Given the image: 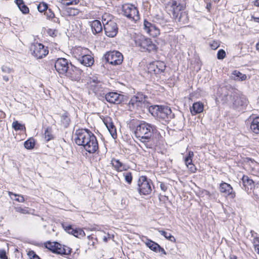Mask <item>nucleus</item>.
Masks as SVG:
<instances>
[{
  "label": "nucleus",
  "instance_id": "nucleus-39",
  "mask_svg": "<svg viewBox=\"0 0 259 259\" xmlns=\"http://www.w3.org/2000/svg\"><path fill=\"white\" fill-rule=\"evenodd\" d=\"M45 15L46 16L47 18L49 20H51L54 22H57L58 20L57 18L55 17V14L50 9H48L47 11L45 13Z\"/></svg>",
  "mask_w": 259,
  "mask_h": 259
},
{
  "label": "nucleus",
  "instance_id": "nucleus-28",
  "mask_svg": "<svg viewBox=\"0 0 259 259\" xmlns=\"http://www.w3.org/2000/svg\"><path fill=\"white\" fill-rule=\"evenodd\" d=\"M243 185L245 190L252 189L254 187V182L247 176H243L242 178Z\"/></svg>",
  "mask_w": 259,
  "mask_h": 259
},
{
  "label": "nucleus",
  "instance_id": "nucleus-4",
  "mask_svg": "<svg viewBox=\"0 0 259 259\" xmlns=\"http://www.w3.org/2000/svg\"><path fill=\"white\" fill-rule=\"evenodd\" d=\"M149 111L154 117H156L160 120L167 123L174 117L170 107L164 105L151 106L149 108Z\"/></svg>",
  "mask_w": 259,
  "mask_h": 259
},
{
  "label": "nucleus",
  "instance_id": "nucleus-47",
  "mask_svg": "<svg viewBox=\"0 0 259 259\" xmlns=\"http://www.w3.org/2000/svg\"><path fill=\"white\" fill-rule=\"evenodd\" d=\"M123 175L124 177L125 181L127 183V184H131L133 180L132 173L130 172H125L123 174Z\"/></svg>",
  "mask_w": 259,
  "mask_h": 259
},
{
  "label": "nucleus",
  "instance_id": "nucleus-51",
  "mask_svg": "<svg viewBox=\"0 0 259 259\" xmlns=\"http://www.w3.org/2000/svg\"><path fill=\"white\" fill-rule=\"evenodd\" d=\"M210 46L212 50H215L220 46V44L218 41L214 40L210 44Z\"/></svg>",
  "mask_w": 259,
  "mask_h": 259
},
{
  "label": "nucleus",
  "instance_id": "nucleus-49",
  "mask_svg": "<svg viewBox=\"0 0 259 259\" xmlns=\"http://www.w3.org/2000/svg\"><path fill=\"white\" fill-rule=\"evenodd\" d=\"M15 209L17 212L21 213L22 214H27L29 213L28 210L25 208H22L20 206H17L15 207Z\"/></svg>",
  "mask_w": 259,
  "mask_h": 259
},
{
  "label": "nucleus",
  "instance_id": "nucleus-26",
  "mask_svg": "<svg viewBox=\"0 0 259 259\" xmlns=\"http://www.w3.org/2000/svg\"><path fill=\"white\" fill-rule=\"evenodd\" d=\"M203 104L200 102L193 103L192 107L190 108V111L192 115H196L201 113L203 111Z\"/></svg>",
  "mask_w": 259,
  "mask_h": 259
},
{
  "label": "nucleus",
  "instance_id": "nucleus-53",
  "mask_svg": "<svg viewBox=\"0 0 259 259\" xmlns=\"http://www.w3.org/2000/svg\"><path fill=\"white\" fill-rule=\"evenodd\" d=\"M160 188L161 190L162 191H163V192L166 191L167 190L166 185L164 183H162V182H161L160 183Z\"/></svg>",
  "mask_w": 259,
  "mask_h": 259
},
{
  "label": "nucleus",
  "instance_id": "nucleus-21",
  "mask_svg": "<svg viewBox=\"0 0 259 259\" xmlns=\"http://www.w3.org/2000/svg\"><path fill=\"white\" fill-rule=\"evenodd\" d=\"M103 122L106 125L112 137L114 139H116L117 137L116 129L111 118L109 117H106L104 118Z\"/></svg>",
  "mask_w": 259,
  "mask_h": 259
},
{
  "label": "nucleus",
  "instance_id": "nucleus-2",
  "mask_svg": "<svg viewBox=\"0 0 259 259\" xmlns=\"http://www.w3.org/2000/svg\"><path fill=\"white\" fill-rule=\"evenodd\" d=\"M75 143L83 147L89 153H94L98 149V143L93 133L88 129L81 128L75 131Z\"/></svg>",
  "mask_w": 259,
  "mask_h": 259
},
{
  "label": "nucleus",
  "instance_id": "nucleus-31",
  "mask_svg": "<svg viewBox=\"0 0 259 259\" xmlns=\"http://www.w3.org/2000/svg\"><path fill=\"white\" fill-rule=\"evenodd\" d=\"M231 77L236 80L244 81L246 79V75L238 70H234L232 73Z\"/></svg>",
  "mask_w": 259,
  "mask_h": 259
},
{
  "label": "nucleus",
  "instance_id": "nucleus-6",
  "mask_svg": "<svg viewBox=\"0 0 259 259\" xmlns=\"http://www.w3.org/2000/svg\"><path fill=\"white\" fill-rule=\"evenodd\" d=\"M153 185L152 181L144 176H140L138 180V191L140 195L151 194Z\"/></svg>",
  "mask_w": 259,
  "mask_h": 259
},
{
  "label": "nucleus",
  "instance_id": "nucleus-1",
  "mask_svg": "<svg viewBox=\"0 0 259 259\" xmlns=\"http://www.w3.org/2000/svg\"><path fill=\"white\" fill-rule=\"evenodd\" d=\"M156 132L157 128L155 125L141 121L135 128L134 135L147 148L152 149L156 146L152 135Z\"/></svg>",
  "mask_w": 259,
  "mask_h": 259
},
{
  "label": "nucleus",
  "instance_id": "nucleus-22",
  "mask_svg": "<svg viewBox=\"0 0 259 259\" xmlns=\"http://www.w3.org/2000/svg\"><path fill=\"white\" fill-rule=\"evenodd\" d=\"M193 156V152L190 151L184 159L186 165L191 172H195L196 170L195 166L192 163V158Z\"/></svg>",
  "mask_w": 259,
  "mask_h": 259
},
{
  "label": "nucleus",
  "instance_id": "nucleus-27",
  "mask_svg": "<svg viewBox=\"0 0 259 259\" xmlns=\"http://www.w3.org/2000/svg\"><path fill=\"white\" fill-rule=\"evenodd\" d=\"M146 244L148 247H149L151 250L154 251H163L164 253H165V252L163 248H161L157 243L151 240H148V241L146 243Z\"/></svg>",
  "mask_w": 259,
  "mask_h": 259
},
{
  "label": "nucleus",
  "instance_id": "nucleus-5",
  "mask_svg": "<svg viewBox=\"0 0 259 259\" xmlns=\"http://www.w3.org/2000/svg\"><path fill=\"white\" fill-rule=\"evenodd\" d=\"M134 41L136 46L140 47L142 51L150 52L156 49V46L152 42L151 39L146 38L140 34L135 35Z\"/></svg>",
  "mask_w": 259,
  "mask_h": 259
},
{
  "label": "nucleus",
  "instance_id": "nucleus-34",
  "mask_svg": "<svg viewBox=\"0 0 259 259\" xmlns=\"http://www.w3.org/2000/svg\"><path fill=\"white\" fill-rule=\"evenodd\" d=\"M176 21H178L182 23L183 24H186L188 22V17L187 14L185 12H181L178 18H174Z\"/></svg>",
  "mask_w": 259,
  "mask_h": 259
},
{
  "label": "nucleus",
  "instance_id": "nucleus-9",
  "mask_svg": "<svg viewBox=\"0 0 259 259\" xmlns=\"http://www.w3.org/2000/svg\"><path fill=\"white\" fill-rule=\"evenodd\" d=\"M104 17L105 16L102 17V23L104 25L105 33L108 37H114L118 32L117 25L114 21L106 20Z\"/></svg>",
  "mask_w": 259,
  "mask_h": 259
},
{
  "label": "nucleus",
  "instance_id": "nucleus-32",
  "mask_svg": "<svg viewBox=\"0 0 259 259\" xmlns=\"http://www.w3.org/2000/svg\"><path fill=\"white\" fill-rule=\"evenodd\" d=\"M92 89L95 94H98L102 91V83L95 79L92 80Z\"/></svg>",
  "mask_w": 259,
  "mask_h": 259
},
{
  "label": "nucleus",
  "instance_id": "nucleus-48",
  "mask_svg": "<svg viewBox=\"0 0 259 259\" xmlns=\"http://www.w3.org/2000/svg\"><path fill=\"white\" fill-rule=\"evenodd\" d=\"M226 56V52L223 49H220L217 53V58L219 60L223 59Z\"/></svg>",
  "mask_w": 259,
  "mask_h": 259
},
{
  "label": "nucleus",
  "instance_id": "nucleus-23",
  "mask_svg": "<svg viewBox=\"0 0 259 259\" xmlns=\"http://www.w3.org/2000/svg\"><path fill=\"white\" fill-rule=\"evenodd\" d=\"M71 249L66 246H62L57 243L55 253L61 255H69L71 253Z\"/></svg>",
  "mask_w": 259,
  "mask_h": 259
},
{
  "label": "nucleus",
  "instance_id": "nucleus-55",
  "mask_svg": "<svg viewBox=\"0 0 259 259\" xmlns=\"http://www.w3.org/2000/svg\"><path fill=\"white\" fill-rule=\"evenodd\" d=\"M4 80H5L6 82H8L9 80V77L7 75H4L3 76Z\"/></svg>",
  "mask_w": 259,
  "mask_h": 259
},
{
  "label": "nucleus",
  "instance_id": "nucleus-46",
  "mask_svg": "<svg viewBox=\"0 0 259 259\" xmlns=\"http://www.w3.org/2000/svg\"><path fill=\"white\" fill-rule=\"evenodd\" d=\"M12 126L16 131H23L25 129V126L17 121L13 122Z\"/></svg>",
  "mask_w": 259,
  "mask_h": 259
},
{
  "label": "nucleus",
  "instance_id": "nucleus-45",
  "mask_svg": "<svg viewBox=\"0 0 259 259\" xmlns=\"http://www.w3.org/2000/svg\"><path fill=\"white\" fill-rule=\"evenodd\" d=\"M48 9V4L45 2H41L37 6V10L40 13H42L44 12H46Z\"/></svg>",
  "mask_w": 259,
  "mask_h": 259
},
{
  "label": "nucleus",
  "instance_id": "nucleus-59",
  "mask_svg": "<svg viewBox=\"0 0 259 259\" xmlns=\"http://www.w3.org/2000/svg\"><path fill=\"white\" fill-rule=\"evenodd\" d=\"M254 5L257 7H259V0H256Z\"/></svg>",
  "mask_w": 259,
  "mask_h": 259
},
{
  "label": "nucleus",
  "instance_id": "nucleus-57",
  "mask_svg": "<svg viewBox=\"0 0 259 259\" xmlns=\"http://www.w3.org/2000/svg\"><path fill=\"white\" fill-rule=\"evenodd\" d=\"M230 259H237V256L235 255H231L230 256Z\"/></svg>",
  "mask_w": 259,
  "mask_h": 259
},
{
  "label": "nucleus",
  "instance_id": "nucleus-3",
  "mask_svg": "<svg viewBox=\"0 0 259 259\" xmlns=\"http://www.w3.org/2000/svg\"><path fill=\"white\" fill-rule=\"evenodd\" d=\"M218 95L223 103H232L233 108L238 111L243 110L247 105V100L244 96L229 92L226 87L220 88Z\"/></svg>",
  "mask_w": 259,
  "mask_h": 259
},
{
  "label": "nucleus",
  "instance_id": "nucleus-33",
  "mask_svg": "<svg viewBox=\"0 0 259 259\" xmlns=\"http://www.w3.org/2000/svg\"><path fill=\"white\" fill-rule=\"evenodd\" d=\"M250 129L255 133H259V117H256L252 121L250 125Z\"/></svg>",
  "mask_w": 259,
  "mask_h": 259
},
{
  "label": "nucleus",
  "instance_id": "nucleus-7",
  "mask_svg": "<svg viewBox=\"0 0 259 259\" xmlns=\"http://www.w3.org/2000/svg\"><path fill=\"white\" fill-rule=\"evenodd\" d=\"M185 8L181 0H170L166 4V8L172 18H178L179 14Z\"/></svg>",
  "mask_w": 259,
  "mask_h": 259
},
{
  "label": "nucleus",
  "instance_id": "nucleus-12",
  "mask_svg": "<svg viewBox=\"0 0 259 259\" xmlns=\"http://www.w3.org/2000/svg\"><path fill=\"white\" fill-rule=\"evenodd\" d=\"M70 66V63L65 58H58L55 62L54 67L56 71L61 75H64Z\"/></svg>",
  "mask_w": 259,
  "mask_h": 259
},
{
  "label": "nucleus",
  "instance_id": "nucleus-36",
  "mask_svg": "<svg viewBox=\"0 0 259 259\" xmlns=\"http://www.w3.org/2000/svg\"><path fill=\"white\" fill-rule=\"evenodd\" d=\"M64 11L66 14L69 16H75L79 13V10L72 7L65 8Z\"/></svg>",
  "mask_w": 259,
  "mask_h": 259
},
{
  "label": "nucleus",
  "instance_id": "nucleus-58",
  "mask_svg": "<svg viewBox=\"0 0 259 259\" xmlns=\"http://www.w3.org/2000/svg\"><path fill=\"white\" fill-rule=\"evenodd\" d=\"M108 238H109V237L104 236V237H103V241H104V242H107Z\"/></svg>",
  "mask_w": 259,
  "mask_h": 259
},
{
  "label": "nucleus",
  "instance_id": "nucleus-30",
  "mask_svg": "<svg viewBox=\"0 0 259 259\" xmlns=\"http://www.w3.org/2000/svg\"><path fill=\"white\" fill-rule=\"evenodd\" d=\"M15 3L23 14H27L29 13V8L25 5L23 0H15Z\"/></svg>",
  "mask_w": 259,
  "mask_h": 259
},
{
  "label": "nucleus",
  "instance_id": "nucleus-10",
  "mask_svg": "<svg viewBox=\"0 0 259 259\" xmlns=\"http://www.w3.org/2000/svg\"><path fill=\"white\" fill-rule=\"evenodd\" d=\"M105 58L109 64L114 65H119L123 61V56L118 51L108 52L105 54Z\"/></svg>",
  "mask_w": 259,
  "mask_h": 259
},
{
  "label": "nucleus",
  "instance_id": "nucleus-29",
  "mask_svg": "<svg viewBox=\"0 0 259 259\" xmlns=\"http://www.w3.org/2000/svg\"><path fill=\"white\" fill-rule=\"evenodd\" d=\"M250 233L251 237H253L252 243L253 244L254 251L259 254V236L257 235V233L253 231H251Z\"/></svg>",
  "mask_w": 259,
  "mask_h": 259
},
{
  "label": "nucleus",
  "instance_id": "nucleus-41",
  "mask_svg": "<svg viewBox=\"0 0 259 259\" xmlns=\"http://www.w3.org/2000/svg\"><path fill=\"white\" fill-rule=\"evenodd\" d=\"M159 232L160 233L161 235L163 236L167 240L172 242H176L175 238L174 237V236L171 235V234L163 230H159Z\"/></svg>",
  "mask_w": 259,
  "mask_h": 259
},
{
  "label": "nucleus",
  "instance_id": "nucleus-60",
  "mask_svg": "<svg viewBox=\"0 0 259 259\" xmlns=\"http://www.w3.org/2000/svg\"><path fill=\"white\" fill-rule=\"evenodd\" d=\"M253 19L255 22H259V18L254 17Z\"/></svg>",
  "mask_w": 259,
  "mask_h": 259
},
{
  "label": "nucleus",
  "instance_id": "nucleus-56",
  "mask_svg": "<svg viewBox=\"0 0 259 259\" xmlns=\"http://www.w3.org/2000/svg\"><path fill=\"white\" fill-rule=\"evenodd\" d=\"M210 7H211V4L210 3H208L207 4V5H206V9L209 11L210 10Z\"/></svg>",
  "mask_w": 259,
  "mask_h": 259
},
{
  "label": "nucleus",
  "instance_id": "nucleus-17",
  "mask_svg": "<svg viewBox=\"0 0 259 259\" xmlns=\"http://www.w3.org/2000/svg\"><path fill=\"white\" fill-rule=\"evenodd\" d=\"M64 229L69 234L73 235L74 236L80 238L85 236V233L82 229L79 228L73 229L72 226L67 224H62Z\"/></svg>",
  "mask_w": 259,
  "mask_h": 259
},
{
  "label": "nucleus",
  "instance_id": "nucleus-15",
  "mask_svg": "<svg viewBox=\"0 0 259 259\" xmlns=\"http://www.w3.org/2000/svg\"><path fill=\"white\" fill-rule=\"evenodd\" d=\"M81 73V69L70 63V66L64 75L72 80H76L80 78Z\"/></svg>",
  "mask_w": 259,
  "mask_h": 259
},
{
  "label": "nucleus",
  "instance_id": "nucleus-42",
  "mask_svg": "<svg viewBox=\"0 0 259 259\" xmlns=\"http://www.w3.org/2000/svg\"><path fill=\"white\" fill-rule=\"evenodd\" d=\"M79 2V0H61V3L65 6L76 5Z\"/></svg>",
  "mask_w": 259,
  "mask_h": 259
},
{
  "label": "nucleus",
  "instance_id": "nucleus-19",
  "mask_svg": "<svg viewBox=\"0 0 259 259\" xmlns=\"http://www.w3.org/2000/svg\"><path fill=\"white\" fill-rule=\"evenodd\" d=\"M145 30L151 36L156 37L160 34L159 29L155 25L145 20L144 22Z\"/></svg>",
  "mask_w": 259,
  "mask_h": 259
},
{
  "label": "nucleus",
  "instance_id": "nucleus-18",
  "mask_svg": "<svg viewBox=\"0 0 259 259\" xmlns=\"http://www.w3.org/2000/svg\"><path fill=\"white\" fill-rule=\"evenodd\" d=\"M106 100L113 104H119L123 100V96L116 92H110L105 95Z\"/></svg>",
  "mask_w": 259,
  "mask_h": 259
},
{
  "label": "nucleus",
  "instance_id": "nucleus-63",
  "mask_svg": "<svg viewBox=\"0 0 259 259\" xmlns=\"http://www.w3.org/2000/svg\"><path fill=\"white\" fill-rule=\"evenodd\" d=\"M94 243H95V242H92V244L94 246Z\"/></svg>",
  "mask_w": 259,
  "mask_h": 259
},
{
  "label": "nucleus",
  "instance_id": "nucleus-52",
  "mask_svg": "<svg viewBox=\"0 0 259 259\" xmlns=\"http://www.w3.org/2000/svg\"><path fill=\"white\" fill-rule=\"evenodd\" d=\"M0 259H8L6 251L4 249H0Z\"/></svg>",
  "mask_w": 259,
  "mask_h": 259
},
{
  "label": "nucleus",
  "instance_id": "nucleus-14",
  "mask_svg": "<svg viewBox=\"0 0 259 259\" xmlns=\"http://www.w3.org/2000/svg\"><path fill=\"white\" fill-rule=\"evenodd\" d=\"M145 102V96L142 94L138 93L134 96L129 102V107L132 110L142 106Z\"/></svg>",
  "mask_w": 259,
  "mask_h": 259
},
{
  "label": "nucleus",
  "instance_id": "nucleus-20",
  "mask_svg": "<svg viewBox=\"0 0 259 259\" xmlns=\"http://www.w3.org/2000/svg\"><path fill=\"white\" fill-rule=\"evenodd\" d=\"M219 189L220 192L224 193L225 195L230 196L231 198L235 197V194L230 184L223 182L220 184Z\"/></svg>",
  "mask_w": 259,
  "mask_h": 259
},
{
  "label": "nucleus",
  "instance_id": "nucleus-40",
  "mask_svg": "<svg viewBox=\"0 0 259 259\" xmlns=\"http://www.w3.org/2000/svg\"><path fill=\"white\" fill-rule=\"evenodd\" d=\"M57 243L58 242H51L48 241L45 243L44 245L46 248L48 249L52 252L55 253Z\"/></svg>",
  "mask_w": 259,
  "mask_h": 259
},
{
  "label": "nucleus",
  "instance_id": "nucleus-50",
  "mask_svg": "<svg viewBox=\"0 0 259 259\" xmlns=\"http://www.w3.org/2000/svg\"><path fill=\"white\" fill-rule=\"evenodd\" d=\"M1 70L3 72L5 73L11 74L13 72V70L12 68L5 65H3L2 66Z\"/></svg>",
  "mask_w": 259,
  "mask_h": 259
},
{
  "label": "nucleus",
  "instance_id": "nucleus-35",
  "mask_svg": "<svg viewBox=\"0 0 259 259\" xmlns=\"http://www.w3.org/2000/svg\"><path fill=\"white\" fill-rule=\"evenodd\" d=\"M70 119L69 114L67 112L63 114L61 116V122L65 127H67L69 125Z\"/></svg>",
  "mask_w": 259,
  "mask_h": 259
},
{
  "label": "nucleus",
  "instance_id": "nucleus-44",
  "mask_svg": "<svg viewBox=\"0 0 259 259\" xmlns=\"http://www.w3.org/2000/svg\"><path fill=\"white\" fill-rule=\"evenodd\" d=\"M34 139L31 138L26 141L24 142V146L27 149H31L34 146Z\"/></svg>",
  "mask_w": 259,
  "mask_h": 259
},
{
  "label": "nucleus",
  "instance_id": "nucleus-16",
  "mask_svg": "<svg viewBox=\"0 0 259 259\" xmlns=\"http://www.w3.org/2000/svg\"><path fill=\"white\" fill-rule=\"evenodd\" d=\"M88 54H92V52L86 48L77 47L72 50V55L78 62Z\"/></svg>",
  "mask_w": 259,
  "mask_h": 259
},
{
  "label": "nucleus",
  "instance_id": "nucleus-13",
  "mask_svg": "<svg viewBox=\"0 0 259 259\" xmlns=\"http://www.w3.org/2000/svg\"><path fill=\"white\" fill-rule=\"evenodd\" d=\"M166 65L163 62L155 61L150 63L148 66V71L150 73L158 74L164 72Z\"/></svg>",
  "mask_w": 259,
  "mask_h": 259
},
{
  "label": "nucleus",
  "instance_id": "nucleus-54",
  "mask_svg": "<svg viewBox=\"0 0 259 259\" xmlns=\"http://www.w3.org/2000/svg\"><path fill=\"white\" fill-rule=\"evenodd\" d=\"M28 255L30 259H33V257H34L36 254L33 251H31L28 252Z\"/></svg>",
  "mask_w": 259,
  "mask_h": 259
},
{
  "label": "nucleus",
  "instance_id": "nucleus-11",
  "mask_svg": "<svg viewBox=\"0 0 259 259\" xmlns=\"http://www.w3.org/2000/svg\"><path fill=\"white\" fill-rule=\"evenodd\" d=\"M32 54L37 59L42 58L48 54V50L42 44L35 43L31 46Z\"/></svg>",
  "mask_w": 259,
  "mask_h": 259
},
{
  "label": "nucleus",
  "instance_id": "nucleus-24",
  "mask_svg": "<svg viewBox=\"0 0 259 259\" xmlns=\"http://www.w3.org/2000/svg\"><path fill=\"white\" fill-rule=\"evenodd\" d=\"M90 26L94 34H97L102 32L103 30L102 24L98 20H95L90 22Z\"/></svg>",
  "mask_w": 259,
  "mask_h": 259
},
{
  "label": "nucleus",
  "instance_id": "nucleus-38",
  "mask_svg": "<svg viewBox=\"0 0 259 259\" xmlns=\"http://www.w3.org/2000/svg\"><path fill=\"white\" fill-rule=\"evenodd\" d=\"M44 138L46 141H49L54 138L53 135L52 134V128L50 127H47L45 128L44 132Z\"/></svg>",
  "mask_w": 259,
  "mask_h": 259
},
{
  "label": "nucleus",
  "instance_id": "nucleus-62",
  "mask_svg": "<svg viewBox=\"0 0 259 259\" xmlns=\"http://www.w3.org/2000/svg\"><path fill=\"white\" fill-rule=\"evenodd\" d=\"M88 239H92V238H93V237H91V236H89L88 237Z\"/></svg>",
  "mask_w": 259,
  "mask_h": 259
},
{
  "label": "nucleus",
  "instance_id": "nucleus-8",
  "mask_svg": "<svg viewBox=\"0 0 259 259\" xmlns=\"http://www.w3.org/2000/svg\"><path fill=\"white\" fill-rule=\"evenodd\" d=\"M122 8L124 16L130 20L136 22L140 19L139 11L134 5L126 4L123 5Z\"/></svg>",
  "mask_w": 259,
  "mask_h": 259
},
{
  "label": "nucleus",
  "instance_id": "nucleus-61",
  "mask_svg": "<svg viewBox=\"0 0 259 259\" xmlns=\"http://www.w3.org/2000/svg\"><path fill=\"white\" fill-rule=\"evenodd\" d=\"M256 48L257 50L259 51V42L256 44Z\"/></svg>",
  "mask_w": 259,
  "mask_h": 259
},
{
  "label": "nucleus",
  "instance_id": "nucleus-25",
  "mask_svg": "<svg viewBox=\"0 0 259 259\" xmlns=\"http://www.w3.org/2000/svg\"><path fill=\"white\" fill-rule=\"evenodd\" d=\"M79 62L86 67H90L93 65L94 59L91 54H88Z\"/></svg>",
  "mask_w": 259,
  "mask_h": 259
},
{
  "label": "nucleus",
  "instance_id": "nucleus-43",
  "mask_svg": "<svg viewBox=\"0 0 259 259\" xmlns=\"http://www.w3.org/2000/svg\"><path fill=\"white\" fill-rule=\"evenodd\" d=\"M112 163L113 166L118 170L121 171L123 168V164L119 160L114 159Z\"/></svg>",
  "mask_w": 259,
  "mask_h": 259
},
{
  "label": "nucleus",
  "instance_id": "nucleus-37",
  "mask_svg": "<svg viewBox=\"0 0 259 259\" xmlns=\"http://www.w3.org/2000/svg\"><path fill=\"white\" fill-rule=\"evenodd\" d=\"M9 195L11 198L14 200L19 202H24L25 201L23 196L21 195L17 194L11 192H9Z\"/></svg>",
  "mask_w": 259,
  "mask_h": 259
}]
</instances>
